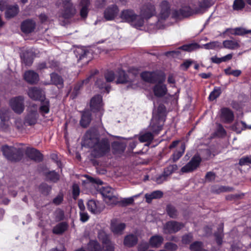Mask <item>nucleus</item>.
<instances>
[{
  "instance_id": "6e6552de",
  "label": "nucleus",
  "mask_w": 251,
  "mask_h": 251,
  "mask_svg": "<svg viewBox=\"0 0 251 251\" xmlns=\"http://www.w3.org/2000/svg\"><path fill=\"white\" fill-rule=\"evenodd\" d=\"M9 104L15 113L20 114L23 112L24 104V99L22 97H17L11 99Z\"/></svg>"
},
{
  "instance_id": "f704fd0d",
  "label": "nucleus",
  "mask_w": 251,
  "mask_h": 251,
  "mask_svg": "<svg viewBox=\"0 0 251 251\" xmlns=\"http://www.w3.org/2000/svg\"><path fill=\"white\" fill-rule=\"evenodd\" d=\"M102 248L95 240L91 241L88 245V251H102Z\"/></svg>"
},
{
  "instance_id": "7ed1b4c3",
  "label": "nucleus",
  "mask_w": 251,
  "mask_h": 251,
  "mask_svg": "<svg viewBox=\"0 0 251 251\" xmlns=\"http://www.w3.org/2000/svg\"><path fill=\"white\" fill-rule=\"evenodd\" d=\"M120 18L123 22L129 23L136 28L142 26L144 22V19L141 16L136 15L133 11L129 9L122 11Z\"/></svg>"
},
{
  "instance_id": "6ab92c4d",
  "label": "nucleus",
  "mask_w": 251,
  "mask_h": 251,
  "mask_svg": "<svg viewBox=\"0 0 251 251\" xmlns=\"http://www.w3.org/2000/svg\"><path fill=\"white\" fill-rule=\"evenodd\" d=\"M160 11L159 17L162 19H165L170 14V6L167 1H163L160 5Z\"/></svg>"
},
{
  "instance_id": "c85d7f7f",
  "label": "nucleus",
  "mask_w": 251,
  "mask_h": 251,
  "mask_svg": "<svg viewBox=\"0 0 251 251\" xmlns=\"http://www.w3.org/2000/svg\"><path fill=\"white\" fill-rule=\"evenodd\" d=\"M68 225L65 222H62L57 224L53 228V232L54 234H60L67 230Z\"/></svg>"
},
{
  "instance_id": "393cba45",
  "label": "nucleus",
  "mask_w": 251,
  "mask_h": 251,
  "mask_svg": "<svg viewBox=\"0 0 251 251\" xmlns=\"http://www.w3.org/2000/svg\"><path fill=\"white\" fill-rule=\"evenodd\" d=\"M163 241L164 239L162 236L154 235L150 238V244L152 247L158 248L162 245Z\"/></svg>"
},
{
  "instance_id": "423d86ee",
  "label": "nucleus",
  "mask_w": 251,
  "mask_h": 251,
  "mask_svg": "<svg viewBox=\"0 0 251 251\" xmlns=\"http://www.w3.org/2000/svg\"><path fill=\"white\" fill-rule=\"evenodd\" d=\"M117 80L116 83H127L128 88L136 89L137 87L136 81L131 80L127 76L125 72L122 70H119L116 73Z\"/></svg>"
},
{
  "instance_id": "5701e85b",
  "label": "nucleus",
  "mask_w": 251,
  "mask_h": 251,
  "mask_svg": "<svg viewBox=\"0 0 251 251\" xmlns=\"http://www.w3.org/2000/svg\"><path fill=\"white\" fill-rule=\"evenodd\" d=\"M26 153L31 159L39 161L42 159V155L37 150L33 148H28Z\"/></svg>"
},
{
  "instance_id": "09e8293b",
  "label": "nucleus",
  "mask_w": 251,
  "mask_h": 251,
  "mask_svg": "<svg viewBox=\"0 0 251 251\" xmlns=\"http://www.w3.org/2000/svg\"><path fill=\"white\" fill-rule=\"evenodd\" d=\"M231 33L235 35H243L247 34V29L243 27H237L233 29Z\"/></svg>"
},
{
  "instance_id": "bb28decb",
  "label": "nucleus",
  "mask_w": 251,
  "mask_h": 251,
  "mask_svg": "<svg viewBox=\"0 0 251 251\" xmlns=\"http://www.w3.org/2000/svg\"><path fill=\"white\" fill-rule=\"evenodd\" d=\"M19 12L18 7L17 5L9 6L5 12V17L7 19L11 18L16 16Z\"/></svg>"
},
{
  "instance_id": "a211bd4d",
  "label": "nucleus",
  "mask_w": 251,
  "mask_h": 251,
  "mask_svg": "<svg viewBox=\"0 0 251 251\" xmlns=\"http://www.w3.org/2000/svg\"><path fill=\"white\" fill-rule=\"evenodd\" d=\"M153 92L156 97H162L167 93L166 86L163 83L162 81H160L154 87Z\"/></svg>"
},
{
  "instance_id": "0eeeda50",
  "label": "nucleus",
  "mask_w": 251,
  "mask_h": 251,
  "mask_svg": "<svg viewBox=\"0 0 251 251\" xmlns=\"http://www.w3.org/2000/svg\"><path fill=\"white\" fill-rule=\"evenodd\" d=\"M62 7L63 9L62 12L59 14V17H61L64 19H68L75 13L76 10L70 0L63 1Z\"/></svg>"
},
{
  "instance_id": "a18cd8bd",
  "label": "nucleus",
  "mask_w": 251,
  "mask_h": 251,
  "mask_svg": "<svg viewBox=\"0 0 251 251\" xmlns=\"http://www.w3.org/2000/svg\"><path fill=\"white\" fill-rule=\"evenodd\" d=\"M167 211L169 216L172 218H176L177 215V212L175 208L171 205L167 206Z\"/></svg>"
},
{
  "instance_id": "4c0bfd02",
  "label": "nucleus",
  "mask_w": 251,
  "mask_h": 251,
  "mask_svg": "<svg viewBox=\"0 0 251 251\" xmlns=\"http://www.w3.org/2000/svg\"><path fill=\"white\" fill-rule=\"evenodd\" d=\"M251 128V126L247 127L246 124L243 122H237L233 126L232 129L236 131L237 133H240L241 130L246 128Z\"/></svg>"
},
{
  "instance_id": "c756f323",
  "label": "nucleus",
  "mask_w": 251,
  "mask_h": 251,
  "mask_svg": "<svg viewBox=\"0 0 251 251\" xmlns=\"http://www.w3.org/2000/svg\"><path fill=\"white\" fill-rule=\"evenodd\" d=\"M156 74L154 72H145L141 74L142 78L146 81L153 82L155 80Z\"/></svg>"
},
{
  "instance_id": "13d9d810",
  "label": "nucleus",
  "mask_w": 251,
  "mask_h": 251,
  "mask_svg": "<svg viewBox=\"0 0 251 251\" xmlns=\"http://www.w3.org/2000/svg\"><path fill=\"white\" fill-rule=\"evenodd\" d=\"M80 190L79 186L76 184L73 185V195L74 199H76L79 194Z\"/></svg>"
},
{
  "instance_id": "2eb2a0df",
  "label": "nucleus",
  "mask_w": 251,
  "mask_h": 251,
  "mask_svg": "<svg viewBox=\"0 0 251 251\" xmlns=\"http://www.w3.org/2000/svg\"><path fill=\"white\" fill-rule=\"evenodd\" d=\"M29 97L34 100H39L42 101L44 100V93L40 89L36 87H32L30 88L28 92Z\"/></svg>"
},
{
  "instance_id": "79ce46f5",
  "label": "nucleus",
  "mask_w": 251,
  "mask_h": 251,
  "mask_svg": "<svg viewBox=\"0 0 251 251\" xmlns=\"http://www.w3.org/2000/svg\"><path fill=\"white\" fill-rule=\"evenodd\" d=\"M190 249L191 251H207L203 249L202 244L201 242L196 241L190 245Z\"/></svg>"
},
{
  "instance_id": "4468645a",
  "label": "nucleus",
  "mask_w": 251,
  "mask_h": 251,
  "mask_svg": "<svg viewBox=\"0 0 251 251\" xmlns=\"http://www.w3.org/2000/svg\"><path fill=\"white\" fill-rule=\"evenodd\" d=\"M119 9L116 5L108 7L104 12V17L107 21L113 20L118 15Z\"/></svg>"
},
{
  "instance_id": "58836bf2",
  "label": "nucleus",
  "mask_w": 251,
  "mask_h": 251,
  "mask_svg": "<svg viewBox=\"0 0 251 251\" xmlns=\"http://www.w3.org/2000/svg\"><path fill=\"white\" fill-rule=\"evenodd\" d=\"M50 78L52 83L56 85H60V87L62 86L63 79L59 75L56 74H51Z\"/></svg>"
},
{
  "instance_id": "473e14b6",
  "label": "nucleus",
  "mask_w": 251,
  "mask_h": 251,
  "mask_svg": "<svg viewBox=\"0 0 251 251\" xmlns=\"http://www.w3.org/2000/svg\"><path fill=\"white\" fill-rule=\"evenodd\" d=\"M137 242V238L136 236L129 235L126 237L124 240L125 245L128 247H132L135 245Z\"/></svg>"
},
{
  "instance_id": "5fc2aeb1",
  "label": "nucleus",
  "mask_w": 251,
  "mask_h": 251,
  "mask_svg": "<svg viewBox=\"0 0 251 251\" xmlns=\"http://www.w3.org/2000/svg\"><path fill=\"white\" fill-rule=\"evenodd\" d=\"M54 216L56 221L62 220L64 217V213L63 210L58 209L54 212Z\"/></svg>"
},
{
  "instance_id": "de8ad7c7",
  "label": "nucleus",
  "mask_w": 251,
  "mask_h": 251,
  "mask_svg": "<svg viewBox=\"0 0 251 251\" xmlns=\"http://www.w3.org/2000/svg\"><path fill=\"white\" fill-rule=\"evenodd\" d=\"M244 6L245 3L243 0H235L233 5V9L237 10L243 8Z\"/></svg>"
},
{
  "instance_id": "412c9836",
  "label": "nucleus",
  "mask_w": 251,
  "mask_h": 251,
  "mask_svg": "<svg viewBox=\"0 0 251 251\" xmlns=\"http://www.w3.org/2000/svg\"><path fill=\"white\" fill-rule=\"evenodd\" d=\"M35 26V23L32 20H26L21 25V29L25 33H28L33 31Z\"/></svg>"
},
{
  "instance_id": "e433bc0d",
  "label": "nucleus",
  "mask_w": 251,
  "mask_h": 251,
  "mask_svg": "<svg viewBox=\"0 0 251 251\" xmlns=\"http://www.w3.org/2000/svg\"><path fill=\"white\" fill-rule=\"evenodd\" d=\"M185 150V146L182 144L179 150L176 151L172 155V159L174 161H177L183 154Z\"/></svg>"
},
{
  "instance_id": "052dcab7",
  "label": "nucleus",
  "mask_w": 251,
  "mask_h": 251,
  "mask_svg": "<svg viewBox=\"0 0 251 251\" xmlns=\"http://www.w3.org/2000/svg\"><path fill=\"white\" fill-rule=\"evenodd\" d=\"M193 240V236L191 234H188L183 236L182 242L183 244H188Z\"/></svg>"
},
{
  "instance_id": "ea45409f",
  "label": "nucleus",
  "mask_w": 251,
  "mask_h": 251,
  "mask_svg": "<svg viewBox=\"0 0 251 251\" xmlns=\"http://www.w3.org/2000/svg\"><path fill=\"white\" fill-rule=\"evenodd\" d=\"M49 101L47 100L41 101V105L40 107V112L42 114H47L49 112Z\"/></svg>"
},
{
  "instance_id": "680f3d73",
  "label": "nucleus",
  "mask_w": 251,
  "mask_h": 251,
  "mask_svg": "<svg viewBox=\"0 0 251 251\" xmlns=\"http://www.w3.org/2000/svg\"><path fill=\"white\" fill-rule=\"evenodd\" d=\"M216 240L218 245L222 244L223 237V229H221L219 231V233L215 234Z\"/></svg>"
},
{
  "instance_id": "9d476101",
  "label": "nucleus",
  "mask_w": 251,
  "mask_h": 251,
  "mask_svg": "<svg viewBox=\"0 0 251 251\" xmlns=\"http://www.w3.org/2000/svg\"><path fill=\"white\" fill-rule=\"evenodd\" d=\"M183 227L181 223L175 221H170L167 223L164 226V232L165 233H175Z\"/></svg>"
},
{
  "instance_id": "aec40b11",
  "label": "nucleus",
  "mask_w": 251,
  "mask_h": 251,
  "mask_svg": "<svg viewBox=\"0 0 251 251\" xmlns=\"http://www.w3.org/2000/svg\"><path fill=\"white\" fill-rule=\"evenodd\" d=\"M233 114L232 111L227 108L221 109V118L225 123H230L233 120Z\"/></svg>"
},
{
  "instance_id": "37998d69",
  "label": "nucleus",
  "mask_w": 251,
  "mask_h": 251,
  "mask_svg": "<svg viewBox=\"0 0 251 251\" xmlns=\"http://www.w3.org/2000/svg\"><path fill=\"white\" fill-rule=\"evenodd\" d=\"M177 166L176 164L171 165L164 169L163 173L165 174V176H166L167 177H168L174 172L177 170Z\"/></svg>"
},
{
  "instance_id": "4be33fe9",
  "label": "nucleus",
  "mask_w": 251,
  "mask_h": 251,
  "mask_svg": "<svg viewBox=\"0 0 251 251\" xmlns=\"http://www.w3.org/2000/svg\"><path fill=\"white\" fill-rule=\"evenodd\" d=\"M25 79L28 83L33 84L37 82L39 80L38 75L32 71H28L24 74Z\"/></svg>"
},
{
  "instance_id": "20e7f679",
  "label": "nucleus",
  "mask_w": 251,
  "mask_h": 251,
  "mask_svg": "<svg viewBox=\"0 0 251 251\" xmlns=\"http://www.w3.org/2000/svg\"><path fill=\"white\" fill-rule=\"evenodd\" d=\"M3 155L8 160L18 161L21 158L22 152L21 150L7 146H4L1 148Z\"/></svg>"
},
{
  "instance_id": "dca6fc26",
  "label": "nucleus",
  "mask_w": 251,
  "mask_h": 251,
  "mask_svg": "<svg viewBox=\"0 0 251 251\" xmlns=\"http://www.w3.org/2000/svg\"><path fill=\"white\" fill-rule=\"evenodd\" d=\"M98 237L103 245V248H105V251H114L113 245L109 241L108 236L105 232L103 231L100 232Z\"/></svg>"
},
{
  "instance_id": "603ef678",
  "label": "nucleus",
  "mask_w": 251,
  "mask_h": 251,
  "mask_svg": "<svg viewBox=\"0 0 251 251\" xmlns=\"http://www.w3.org/2000/svg\"><path fill=\"white\" fill-rule=\"evenodd\" d=\"M141 194H139L138 195H134L132 197L128 198H125L122 200V202L124 204H125L126 205L130 204L133 203L134 199L135 198H137V197H139Z\"/></svg>"
},
{
  "instance_id": "a878e982",
  "label": "nucleus",
  "mask_w": 251,
  "mask_h": 251,
  "mask_svg": "<svg viewBox=\"0 0 251 251\" xmlns=\"http://www.w3.org/2000/svg\"><path fill=\"white\" fill-rule=\"evenodd\" d=\"M80 4L81 8L80 9V14L82 18H85L88 12V7L90 5L89 0H81Z\"/></svg>"
},
{
  "instance_id": "cd10ccee",
  "label": "nucleus",
  "mask_w": 251,
  "mask_h": 251,
  "mask_svg": "<svg viewBox=\"0 0 251 251\" xmlns=\"http://www.w3.org/2000/svg\"><path fill=\"white\" fill-rule=\"evenodd\" d=\"M224 48L230 50H234L240 47L239 42L236 40H227L223 42Z\"/></svg>"
},
{
  "instance_id": "2f4dec72",
  "label": "nucleus",
  "mask_w": 251,
  "mask_h": 251,
  "mask_svg": "<svg viewBox=\"0 0 251 251\" xmlns=\"http://www.w3.org/2000/svg\"><path fill=\"white\" fill-rule=\"evenodd\" d=\"M162 195L163 193L160 191H155L150 194H146L145 195L146 201L150 203L152 199L160 198Z\"/></svg>"
},
{
  "instance_id": "864d4df0",
  "label": "nucleus",
  "mask_w": 251,
  "mask_h": 251,
  "mask_svg": "<svg viewBox=\"0 0 251 251\" xmlns=\"http://www.w3.org/2000/svg\"><path fill=\"white\" fill-rule=\"evenodd\" d=\"M225 72L226 75H231L234 76H238L240 75V74H241V72L240 70H232L230 68L225 69Z\"/></svg>"
},
{
  "instance_id": "f3484780",
  "label": "nucleus",
  "mask_w": 251,
  "mask_h": 251,
  "mask_svg": "<svg viewBox=\"0 0 251 251\" xmlns=\"http://www.w3.org/2000/svg\"><path fill=\"white\" fill-rule=\"evenodd\" d=\"M88 210L93 214L100 213L103 209L100 203L98 201L89 200L87 202Z\"/></svg>"
},
{
  "instance_id": "6e6d98bb",
  "label": "nucleus",
  "mask_w": 251,
  "mask_h": 251,
  "mask_svg": "<svg viewBox=\"0 0 251 251\" xmlns=\"http://www.w3.org/2000/svg\"><path fill=\"white\" fill-rule=\"evenodd\" d=\"M164 247L166 249L170 251H175L177 249V246L171 242L166 243L165 244Z\"/></svg>"
},
{
  "instance_id": "72a5a7b5",
  "label": "nucleus",
  "mask_w": 251,
  "mask_h": 251,
  "mask_svg": "<svg viewBox=\"0 0 251 251\" xmlns=\"http://www.w3.org/2000/svg\"><path fill=\"white\" fill-rule=\"evenodd\" d=\"M7 110L1 109L0 110V119L1 121V125H7L8 121L9 118V113Z\"/></svg>"
},
{
  "instance_id": "338daca9",
  "label": "nucleus",
  "mask_w": 251,
  "mask_h": 251,
  "mask_svg": "<svg viewBox=\"0 0 251 251\" xmlns=\"http://www.w3.org/2000/svg\"><path fill=\"white\" fill-rule=\"evenodd\" d=\"M149 248V245L146 242H143L138 246V251H146Z\"/></svg>"
},
{
  "instance_id": "3c124183",
  "label": "nucleus",
  "mask_w": 251,
  "mask_h": 251,
  "mask_svg": "<svg viewBox=\"0 0 251 251\" xmlns=\"http://www.w3.org/2000/svg\"><path fill=\"white\" fill-rule=\"evenodd\" d=\"M221 94L220 89H215L212 92H211L209 96V99L210 100H213L217 98Z\"/></svg>"
},
{
  "instance_id": "c03bdc74",
  "label": "nucleus",
  "mask_w": 251,
  "mask_h": 251,
  "mask_svg": "<svg viewBox=\"0 0 251 251\" xmlns=\"http://www.w3.org/2000/svg\"><path fill=\"white\" fill-rule=\"evenodd\" d=\"M153 138V135L151 132H146L141 135L139 137V140L141 142H150Z\"/></svg>"
},
{
  "instance_id": "39448f33",
  "label": "nucleus",
  "mask_w": 251,
  "mask_h": 251,
  "mask_svg": "<svg viewBox=\"0 0 251 251\" xmlns=\"http://www.w3.org/2000/svg\"><path fill=\"white\" fill-rule=\"evenodd\" d=\"M114 190L109 186L100 188V192L102 195L105 202L109 205H115L118 202V198L113 194Z\"/></svg>"
},
{
  "instance_id": "49530a36",
  "label": "nucleus",
  "mask_w": 251,
  "mask_h": 251,
  "mask_svg": "<svg viewBox=\"0 0 251 251\" xmlns=\"http://www.w3.org/2000/svg\"><path fill=\"white\" fill-rule=\"evenodd\" d=\"M180 15L183 17H187L192 14V11L189 7H183L179 10Z\"/></svg>"
},
{
  "instance_id": "1a4fd4ad",
  "label": "nucleus",
  "mask_w": 251,
  "mask_h": 251,
  "mask_svg": "<svg viewBox=\"0 0 251 251\" xmlns=\"http://www.w3.org/2000/svg\"><path fill=\"white\" fill-rule=\"evenodd\" d=\"M201 162V158L199 155H195L186 165L183 166L181 171L183 173H188L195 170Z\"/></svg>"
},
{
  "instance_id": "e2e57ef3",
  "label": "nucleus",
  "mask_w": 251,
  "mask_h": 251,
  "mask_svg": "<svg viewBox=\"0 0 251 251\" xmlns=\"http://www.w3.org/2000/svg\"><path fill=\"white\" fill-rule=\"evenodd\" d=\"M63 200V195L59 194L53 200V203L56 205L60 204Z\"/></svg>"
},
{
  "instance_id": "f8f14e48",
  "label": "nucleus",
  "mask_w": 251,
  "mask_h": 251,
  "mask_svg": "<svg viewBox=\"0 0 251 251\" xmlns=\"http://www.w3.org/2000/svg\"><path fill=\"white\" fill-rule=\"evenodd\" d=\"M155 10L154 5L151 3H148L144 5L141 10L140 16L143 19H148L154 15Z\"/></svg>"
},
{
  "instance_id": "0e129e2a",
  "label": "nucleus",
  "mask_w": 251,
  "mask_h": 251,
  "mask_svg": "<svg viewBox=\"0 0 251 251\" xmlns=\"http://www.w3.org/2000/svg\"><path fill=\"white\" fill-rule=\"evenodd\" d=\"M192 63L193 61L191 60H186L182 64H181L180 67L183 70H187Z\"/></svg>"
},
{
  "instance_id": "774afa93",
  "label": "nucleus",
  "mask_w": 251,
  "mask_h": 251,
  "mask_svg": "<svg viewBox=\"0 0 251 251\" xmlns=\"http://www.w3.org/2000/svg\"><path fill=\"white\" fill-rule=\"evenodd\" d=\"M167 177H168L166 176H165V174L163 173L162 175L158 176L156 178V181L157 183L160 184L164 181H166L167 179Z\"/></svg>"
},
{
  "instance_id": "9b49d317",
  "label": "nucleus",
  "mask_w": 251,
  "mask_h": 251,
  "mask_svg": "<svg viewBox=\"0 0 251 251\" xmlns=\"http://www.w3.org/2000/svg\"><path fill=\"white\" fill-rule=\"evenodd\" d=\"M91 109L94 112L99 111L100 115L102 111V97L100 95H97L94 97L90 101Z\"/></svg>"
},
{
  "instance_id": "69168bd1",
  "label": "nucleus",
  "mask_w": 251,
  "mask_h": 251,
  "mask_svg": "<svg viewBox=\"0 0 251 251\" xmlns=\"http://www.w3.org/2000/svg\"><path fill=\"white\" fill-rule=\"evenodd\" d=\"M80 220L82 222H85L89 219V216L87 213L84 211H80Z\"/></svg>"
},
{
  "instance_id": "f03ea898",
  "label": "nucleus",
  "mask_w": 251,
  "mask_h": 251,
  "mask_svg": "<svg viewBox=\"0 0 251 251\" xmlns=\"http://www.w3.org/2000/svg\"><path fill=\"white\" fill-rule=\"evenodd\" d=\"M165 112L166 109L163 104L159 105L157 110H153L149 128L154 134H157L161 130L165 120Z\"/></svg>"
},
{
  "instance_id": "a19ab883",
  "label": "nucleus",
  "mask_w": 251,
  "mask_h": 251,
  "mask_svg": "<svg viewBox=\"0 0 251 251\" xmlns=\"http://www.w3.org/2000/svg\"><path fill=\"white\" fill-rule=\"evenodd\" d=\"M220 43L217 41H213L203 45L201 47V48H204L207 50H212L220 48Z\"/></svg>"
},
{
  "instance_id": "ddd939ff",
  "label": "nucleus",
  "mask_w": 251,
  "mask_h": 251,
  "mask_svg": "<svg viewBox=\"0 0 251 251\" xmlns=\"http://www.w3.org/2000/svg\"><path fill=\"white\" fill-rule=\"evenodd\" d=\"M37 106L33 104L32 107L28 108L29 113L25 118V121L29 125H34L38 118Z\"/></svg>"
},
{
  "instance_id": "b1692460",
  "label": "nucleus",
  "mask_w": 251,
  "mask_h": 251,
  "mask_svg": "<svg viewBox=\"0 0 251 251\" xmlns=\"http://www.w3.org/2000/svg\"><path fill=\"white\" fill-rule=\"evenodd\" d=\"M125 226L126 225L124 223H118L116 220L112 221L111 228L112 232L115 234H122Z\"/></svg>"
},
{
  "instance_id": "f257e3e1",
  "label": "nucleus",
  "mask_w": 251,
  "mask_h": 251,
  "mask_svg": "<svg viewBox=\"0 0 251 251\" xmlns=\"http://www.w3.org/2000/svg\"><path fill=\"white\" fill-rule=\"evenodd\" d=\"M82 146L93 149L92 154L95 157L101 156L110 150V144L106 139L100 141L99 134L96 130L87 131L84 136Z\"/></svg>"
},
{
  "instance_id": "bf43d9fd",
  "label": "nucleus",
  "mask_w": 251,
  "mask_h": 251,
  "mask_svg": "<svg viewBox=\"0 0 251 251\" xmlns=\"http://www.w3.org/2000/svg\"><path fill=\"white\" fill-rule=\"evenodd\" d=\"M105 77L107 82H111L114 79L115 75L112 71H108L105 75Z\"/></svg>"
},
{
  "instance_id": "8fccbe9b",
  "label": "nucleus",
  "mask_w": 251,
  "mask_h": 251,
  "mask_svg": "<svg viewBox=\"0 0 251 251\" xmlns=\"http://www.w3.org/2000/svg\"><path fill=\"white\" fill-rule=\"evenodd\" d=\"M47 178L50 181L56 182L59 179L58 175L54 171L50 172L47 175Z\"/></svg>"
},
{
  "instance_id": "4d7b16f0",
  "label": "nucleus",
  "mask_w": 251,
  "mask_h": 251,
  "mask_svg": "<svg viewBox=\"0 0 251 251\" xmlns=\"http://www.w3.org/2000/svg\"><path fill=\"white\" fill-rule=\"evenodd\" d=\"M250 163H251V155L243 157L239 161L240 165H247Z\"/></svg>"
},
{
  "instance_id": "c9c22d12",
  "label": "nucleus",
  "mask_w": 251,
  "mask_h": 251,
  "mask_svg": "<svg viewBox=\"0 0 251 251\" xmlns=\"http://www.w3.org/2000/svg\"><path fill=\"white\" fill-rule=\"evenodd\" d=\"M201 48V46L197 43H192L183 45L180 49L184 51L191 52Z\"/></svg>"
},
{
  "instance_id": "7c9ffc66",
  "label": "nucleus",
  "mask_w": 251,
  "mask_h": 251,
  "mask_svg": "<svg viewBox=\"0 0 251 251\" xmlns=\"http://www.w3.org/2000/svg\"><path fill=\"white\" fill-rule=\"evenodd\" d=\"M91 121V115L88 111L83 112L82 115L81 119L80 122V125L83 127L87 126Z\"/></svg>"
}]
</instances>
